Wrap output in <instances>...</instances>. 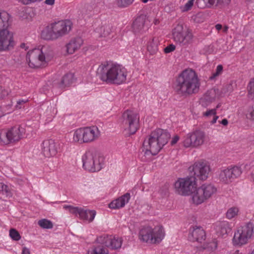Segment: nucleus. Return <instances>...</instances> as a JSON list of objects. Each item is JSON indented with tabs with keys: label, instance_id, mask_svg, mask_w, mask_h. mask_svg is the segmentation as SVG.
<instances>
[{
	"label": "nucleus",
	"instance_id": "4be33fe9",
	"mask_svg": "<svg viewBox=\"0 0 254 254\" xmlns=\"http://www.w3.org/2000/svg\"><path fill=\"white\" fill-rule=\"evenodd\" d=\"M189 239L192 242L201 243L205 239V232L200 227H193L190 230Z\"/></svg>",
	"mask_w": 254,
	"mask_h": 254
},
{
	"label": "nucleus",
	"instance_id": "b1692460",
	"mask_svg": "<svg viewBox=\"0 0 254 254\" xmlns=\"http://www.w3.org/2000/svg\"><path fill=\"white\" fill-rule=\"evenodd\" d=\"M130 198L129 193H126L118 198L113 200L109 204V207L113 209H119L124 207Z\"/></svg>",
	"mask_w": 254,
	"mask_h": 254
},
{
	"label": "nucleus",
	"instance_id": "72a5a7b5",
	"mask_svg": "<svg viewBox=\"0 0 254 254\" xmlns=\"http://www.w3.org/2000/svg\"><path fill=\"white\" fill-rule=\"evenodd\" d=\"M38 224L41 228L44 229H51L53 227L52 222L46 219L40 220Z\"/></svg>",
	"mask_w": 254,
	"mask_h": 254
},
{
	"label": "nucleus",
	"instance_id": "0eeeda50",
	"mask_svg": "<svg viewBox=\"0 0 254 254\" xmlns=\"http://www.w3.org/2000/svg\"><path fill=\"white\" fill-rule=\"evenodd\" d=\"M100 131L96 126L81 127L73 131L72 141L80 144L88 143L97 140Z\"/></svg>",
	"mask_w": 254,
	"mask_h": 254
},
{
	"label": "nucleus",
	"instance_id": "4c0bfd02",
	"mask_svg": "<svg viewBox=\"0 0 254 254\" xmlns=\"http://www.w3.org/2000/svg\"><path fill=\"white\" fill-rule=\"evenodd\" d=\"M195 0H189L184 6L181 7L182 12H186L190 10L192 7Z\"/></svg>",
	"mask_w": 254,
	"mask_h": 254
},
{
	"label": "nucleus",
	"instance_id": "2f4dec72",
	"mask_svg": "<svg viewBox=\"0 0 254 254\" xmlns=\"http://www.w3.org/2000/svg\"><path fill=\"white\" fill-rule=\"evenodd\" d=\"M239 208L236 206L229 208L226 213V217L228 219H231L238 215Z\"/></svg>",
	"mask_w": 254,
	"mask_h": 254
},
{
	"label": "nucleus",
	"instance_id": "393cba45",
	"mask_svg": "<svg viewBox=\"0 0 254 254\" xmlns=\"http://www.w3.org/2000/svg\"><path fill=\"white\" fill-rule=\"evenodd\" d=\"M41 37L46 40H54L57 39V36L54 30V26L51 23L46 26L41 32Z\"/></svg>",
	"mask_w": 254,
	"mask_h": 254
},
{
	"label": "nucleus",
	"instance_id": "a878e982",
	"mask_svg": "<svg viewBox=\"0 0 254 254\" xmlns=\"http://www.w3.org/2000/svg\"><path fill=\"white\" fill-rule=\"evenodd\" d=\"M96 242L97 241L96 240ZM88 254H109L108 249L99 242L94 245L87 252Z\"/></svg>",
	"mask_w": 254,
	"mask_h": 254
},
{
	"label": "nucleus",
	"instance_id": "7ed1b4c3",
	"mask_svg": "<svg viewBox=\"0 0 254 254\" xmlns=\"http://www.w3.org/2000/svg\"><path fill=\"white\" fill-rule=\"evenodd\" d=\"M200 82L197 73L190 68L183 70L176 79L175 89L182 95H190L198 93Z\"/></svg>",
	"mask_w": 254,
	"mask_h": 254
},
{
	"label": "nucleus",
	"instance_id": "f8f14e48",
	"mask_svg": "<svg viewBox=\"0 0 254 254\" xmlns=\"http://www.w3.org/2000/svg\"><path fill=\"white\" fill-rule=\"evenodd\" d=\"M254 228L252 222H249L239 228L235 233L233 239L234 245L241 246L246 244L253 235Z\"/></svg>",
	"mask_w": 254,
	"mask_h": 254
},
{
	"label": "nucleus",
	"instance_id": "79ce46f5",
	"mask_svg": "<svg viewBox=\"0 0 254 254\" xmlns=\"http://www.w3.org/2000/svg\"><path fill=\"white\" fill-rule=\"evenodd\" d=\"M231 0H217V5L224 7L229 5Z\"/></svg>",
	"mask_w": 254,
	"mask_h": 254
},
{
	"label": "nucleus",
	"instance_id": "6e6552de",
	"mask_svg": "<svg viewBox=\"0 0 254 254\" xmlns=\"http://www.w3.org/2000/svg\"><path fill=\"white\" fill-rule=\"evenodd\" d=\"M165 236V231L161 225L154 228L146 227L142 228L139 232V238L140 241L150 244H158L162 242Z\"/></svg>",
	"mask_w": 254,
	"mask_h": 254
},
{
	"label": "nucleus",
	"instance_id": "f03ea898",
	"mask_svg": "<svg viewBox=\"0 0 254 254\" xmlns=\"http://www.w3.org/2000/svg\"><path fill=\"white\" fill-rule=\"evenodd\" d=\"M97 72L103 82L118 85L125 83L128 75V71L124 66L113 62L101 63Z\"/></svg>",
	"mask_w": 254,
	"mask_h": 254
},
{
	"label": "nucleus",
	"instance_id": "2eb2a0df",
	"mask_svg": "<svg viewBox=\"0 0 254 254\" xmlns=\"http://www.w3.org/2000/svg\"><path fill=\"white\" fill-rule=\"evenodd\" d=\"M205 140V133L203 131L196 130L188 133L185 136L183 144L186 148L198 147L203 145Z\"/></svg>",
	"mask_w": 254,
	"mask_h": 254
},
{
	"label": "nucleus",
	"instance_id": "c85d7f7f",
	"mask_svg": "<svg viewBox=\"0 0 254 254\" xmlns=\"http://www.w3.org/2000/svg\"><path fill=\"white\" fill-rule=\"evenodd\" d=\"M159 45L158 39L156 37H153L149 39L147 44V50L151 55L155 54L158 51Z\"/></svg>",
	"mask_w": 254,
	"mask_h": 254
},
{
	"label": "nucleus",
	"instance_id": "13d9d810",
	"mask_svg": "<svg viewBox=\"0 0 254 254\" xmlns=\"http://www.w3.org/2000/svg\"><path fill=\"white\" fill-rule=\"evenodd\" d=\"M159 21L158 20H155L154 22V24H156V25L158 24L159 23Z\"/></svg>",
	"mask_w": 254,
	"mask_h": 254
},
{
	"label": "nucleus",
	"instance_id": "f704fd0d",
	"mask_svg": "<svg viewBox=\"0 0 254 254\" xmlns=\"http://www.w3.org/2000/svg\"><path fill=\"white\" fill-rule=\"evenodd\" d=\"M9 236L14 241H18L21 238V236L18 232L14 229H11L9 230Z\"/></svg>",
	"mask_w": 254,
	"mask_h": 254
},
{
	"label": "nucleus",
	"instance_id": "9b49d317",
	"mask_svg": "<svg viewBox=\"0 0 254 254\" xmlns=\"http://www.w3.org/2000/svg\"><path fill=\"white\" fill-rule=\"evenodd\" d=\"M242 173L240 167L230 166L223 167L218 172V178L219 181L223 184L229 185L239 177Z\"/></svg>",
	"mask_w": 254,
	"mask_h": 254
},
{
	"label": "nucleus",
	"instance_id": "6ab92c4d",
	"mask_svg": "<svg viewBox=\"0 0 254 254\" xmlns=\"http://www.w3.org/2000/svg\"><path fill=\"white\" fill-rule=\"evenodd\" d=\"M58 39L67 34L71 30L72 24L68 20L52 23Z\"/></svg>",
	"mask_w": 254,
	"mask_h": 254
},
{
	"label": "nucleus",
	"instance_id": "bf43d9fd",
	"mask_svg": "<svg viewBox=\"0 0 254 254\" xmlns=\"http://www.w3.org/2000/svg\"><path fill=\"white\" fill-rule=\"evenodd\" d=\"M143 3H147L149 0H141Z\"/></svg>",
	"mask_w": 254,
	"mask_h": 254
},
{
	"label": "nucleus",
	"instance_id": "dca6fc26",
	"mask_svg": "<svg viewBox=\"0 0 254 254\" xmlns=\"http://www.w3.org/2000/svg\"><path fill=\"white\" fill-rule=\"evenodd\" d=\"M190 172L199 180H206L211 171L209 164L203 161H199L194 163L189 168Z\"/></svg>",
	"mask_w": 254,
	"mask_h": 254
},
{
	"label": "nucleus",
	"instance_id": "7c9ffc66",
	"mask_svg": "<svg viewBox=\"0 0 254 254\" xmlns=\"http://www.w3.org/2000/svg\"><path fill=\"white\" fill-rule=\"evenodd\" d=\"M73 75L71 73H68L65 75L62 79L61 82L59 84L60 87L68 86L73 82Z\"/></svg>",
	"mask_w": 254,
	"mask_h": 254
},
{
	"label": "nucleus",
	"instance_id": "4468645a",
	"mask_svg": "<svg viewBox=\"0 0 254 254\" xmlns=\"http://www.w3.org/2000/svg\"><path fill=\"white\" fill-rule=\"evenodd\" d=\"M173 37L177 43L187 46L192 42L193 35L190 30L184 28L181 24H178L173 31Z\"/></svg>",
	"mask_w": 254,
	"mask_h": 254
},
{
	"label": "nucleus",
	"instance_id": "8fccbe9b",
	"mask_svg": "<svg viewBox=\"0 0 254 254\" xmlns=\"http://www.w3.org/2000/svg\"><path fill=\"white\" fill-rule=\"evenodd\" d=\"M22 254H30L29 250L26 247H24L22 249Z\"/></svg>",
	"mask_w": 254,
	"mask_h": 254
},
{
	"label": "nucleus",
	"instance_id": "052dcab7",
	"mask_svg": "<svg viewBox=\"0 0 254 254\" xmlns=\"http://www.w3.org/2000/svg\"><path fill=\"white\" fill-rule=\"evenodd\" d=\"M251 254H254V250L252 252V253H251Z\"/></svg>",
	"mask_w": 254,
	"mask_h": 254
},
{
	"label": "nucleus",
	"instance_id": "20e7f679",
	"mask_svg": "<svg viewBox=\"0 0 254 254\" xmlns=\"http://www.w3.org/2000/svg\"><path fill=\"white\" fill-rule=\"evenodd\" d=\"M54 57L52 47L45 45L41 48L29 50L26 56L28 66L31 68H43L48 66Z\"/></svg>",
	"mask_w": 254,
	"mask_h": 254
},
{
	"label": "nucleus",
	"instance_id": "1a4fd4ad",
	"mask_svg": "<svg viewBox=\"0 0 254 254\" xmlns=\"http://www.w3.org/2000/svg\"><path fill=\"white\" fill-rule=\"evenodd\" d=\"M104 160L103 156L97 151L88 150L82 157L83 167L91 172L99 171L102 168Z\"/></svg>",
	"mask_w": 254,
	"mask_h": 254
},
{
	"label": "nucleus",
	"instance_id": "f257e3e1",
	"mask_svg": "<svg viewBox=\"0 0 254 254\" xmlns=\"http://www.w3.org/2000/svg\"><path fill=\"white\" fill-rule=\"evenodd\" d=\"M174 187L179 194L190 195L191 203L196 206L206 201L217 191V188L209 183H205L197 187L196 178L192 176L179 178L175 182Z\"/></svg>",
	"mask_w": 254,
	"mask_h": 254
},
{
	"label": "nucleus",
	"instance_id": "de8ad7c7",
	"mask_svg": "<svg viewBox=\"0 0 254 254\" xmlns=\"http://www.w3.org/2000/svg\"><path fill=\"white\" fill-rule=\"evenodd\" d=\"M208 7H211L214 4L217 5V0H203Z\"/></svg>",
	"mask_w": 254,
	"mask_h": 254
},
{
	"label": "nucleus",
	"instance_id": "e433bc0d",
	"mask_svg": "<svg viewBox=\"0 0 254 254\" xmlns=\"http://www.w3.org/2000/svg\"><path fill=\"white\" fill-rule=\"evenodd\" d=\"M134 0H117L118 5L121 7H126L130 5Z\"/></svg>",
	"mask_w": 254,
	"mask_h": 254
},
{
	"label": "nucleus",
	"instance_id": "603ef678",
	"mask_svg": "<svg viewBox=\"0 0 254 254\" xmlns=\"http://www.w3.org/2000/svg\"><path fill=\"white\" fill-rule=\"evenodd\" d=\"M8 158V156L2 154L0 155V160L1 161H5Z\"/></svg>",
	"mask_w": 254,
	"mask_h": 254
},
{
	"label": "nucleus",
	"instance_id": "5701e85b",
	"mask_svg": "<svg viewBox=\"0 0 254 254\" xmlns=\"http://www.w3.org/2000/svg\"><path fill=\"white\" fill-rule=\"evenodd\" d=\"M220 92L218 89L213 88L208 90L201 99L203 106L206 107L218 99L220 96Z\"/></svg>",
	"mask_w": 254,
	"mask_h": 254
},
{
	"label": "nucleus",
	"instance_id": "c9c22d12",
	"mask_svg": "<svg viewBox=\"0 0 254 254\" xmlns=\"http://www.w3.org/2000/svg\"><path fill=\"white\" fill-rule=\"evenodd\" d=\"M0 191L3 194H6L7 196H10L11 195V193L8 187L1 182H0Z\"/></svg>",
	"mask_w": 254,
	"mask_h": 254
},
{
	"label": "nucleus",
	"instance_id": "09e8293b",
	"mask_svg": "<svg viewBox=\"0 0 254 254\" xmlns=\"http://www.w3.org/2000/svg\"><path fill=\"white\" fill-rule=\"evenodd\" d=\"M179 138H180L179 136L177 135L173 136V137L172 138V139L171 141V145H173L175 144L179 141Z\"/></svg>",
	"mask_w": 254,
	"mask_h": 254
},
{
	"label": "nucleus",
	"instance_id": "a19ab883",
	"mask_svg": "<svg viewBox=\"0 0 254 254\" xmlns=\"http://www.w3.org/2000/svg\"><path fill=\"white\" fill-rule=\"evenodd\" d=\"M111 32V29L108 26H102L101 28V34L102 36L106 37L109 35Z\"/></svg>",
	"mask_w": 254,
	"mask_h": 254
},
{
	"label": "nucleus",
	"instance_id": "4d7b16f0",
	"mask_svg": "<svg viewBox=\"0 0 254 254\" xmlns=\"http://www.w3.org/2000/svg\"><path fill=\"white\" fill-rule=\"evenodd\" d=\"M201 14L200 13H198L196 14L194 16H195V17H199V16H201Z\"/></svg>",
	"mask_w": 254,
	"mask_h": 254
},
{
	"label": "nucleus",
	"instance_id": "423d86ee",
	"mask_svg": "<svg viewBox=\"0 0 254 254\" xmlns=\"http://www.w3.org/2000/svg\"><path fill=\"white\" fill-rule=\"evenodd\" d=\"M10 19L9 13L0 11V52L10 51L15 45L13 33L8 28Z\"/></svg>",
	"mask_w": 254,
	"mask_h": 254
},
{
	"label": "nucleus",
	"instance_id": "39448f33",
	"mask_svg": "<svg viewBox=\"0 0 254 254\" xmlns=\"http://www.w3.org/2000/svg\"><path fill=\"white\" fill-rule=\"evenodd\" d=\"M170 137V134L165 130L158 128L153 130L143 142L145 154L156 155L167 144Z\"/></svg>",
	"mask_w": 254,
	"mask_h": 254
},
{
	"label": "nucleus",
	"instance_id": "412c9836",
	"mask_svg": "<svg viewBox=\"0 0 254 254\" xmlns=\"http://www.w3.org/2000/svg\"><path fill=\"white\" fill-rule=\"evenodd\" d=\"M83 43V40L81 37H77L71 39L65 45L66 54H73L81 48Z\"/></svg>",
	"mask_w": 254,
	"mask_h": 254
},
{
	"label": "nucleus",
	"instance_id": "5fc2aeb1",
	"mask_svg": "<svg viewBox=\"0 0 254 254\" xmlns=\"http://www.w3.org/2000/svg\"><path fill=\"white\" fill-rule=\"evenodd\" d=\"M222 25L220 24H217L215 25V28L217 30H220L222 29Z\"/></svg>",
	"mask_w": 254,
	"mask_h": 254
},
{
	"label": "nucleus",
	"instance_id": "aec40b11",
	"mask_svg": "<svg viewBox=\"0 0 254 254\" xmlns=\"http://www.w3.org/2000/svg\"><path fill=\"white\" fill-rule=\"evenodd\" d=\"M59 144L53 139L45 140L42 143V152L46 157L55 156L58 153Z\"/></svg>",
	"mask_w": 254,
	"mask_h": 254
},
{
	"label": "nucleus",
	"instance_id": "864d4df0",
	"mask_svg": "<svg viewBox=\"0 0 254 254\" xmlns=\"http://www.w3.org/2000/svg\"><path fill=\"white\" fill-rule=\"evenodd\" d=\"M45 2L48 5H53L54 4L55 0H46Z\"/></svg>",
	"mask_w": 254,
	"mask_h": 254
},
{
	"label": "nucleus",
	"instance_id": "37998d69",
	"mask_svg": "<svg viewBox=\"0 0 254 254\" xmlns=\"http://www.w3.org/2000/svg\"><path fill=\"white\" fill-rule=\"evenodd\" d=\"M27 100L20 99L17 101L16 105H15V108L17 109H20L24 107V104L27 103Z\"/></svg>",
	"mask_w": 254,
	"mask_h": 254
},
{
	"label": "nucleus",
	"instance_id": "a18cd8bd",
	"mask_svg": "<svg viewBox=\"0 0 254 254\" xmlns=\"http://www.w3.org/2000/svg\"><path fill=\"white\" fill-rule=\"evenodd\" d=\"M42 0H18L19 2L24 5H29L41 1Z\"/></svg>",
	"mask_w": 254,
	"mask_h": 254
},
{
	"label": "nucleus",
	"instance_id": "ea45409f",
	"mask_svg": "<svg viewBox=\"0 0 254 254\" xmlns=\"http://www.w3.org/2000/svg\"><path fill=\"white\" fill-rule=\"evenodd\" d=\"M246 116L248 119L254 121V105L249 108Z\"/></svg>",
	"mask_w": 254,
	"mask_h": 254
},
{
	"label": "nucleus",
	"instance_id": "3c124183",
	"mask_svg": "<svg viewBox=\"0 0 254 254\" xmlns=\"http://www.w3.org/2000/svg\"><path fill=\"white\" fill-rule=\"evenodd\" d=\"M219 123L223 126H226L228 124V121L226 119H224L221 122H219Z\"/></svg>",
	"mask_w": 254,
	"mask_h": 254
},
{
	"label": "nucleus",
	"instance_id": "f3484780",
	"mask_svg": "<svg viewBox=\"0 0 254 254\" xmlns=\"http://www.w3.org/2000/svg\"><path fill=\"white\" fill-rule=\"evenodd\" d=\"M63 208L67 210L70 213L75 215H78L80 219L83 220L92 222L96 215V211L94 210H85L82 207H75L70 205H64Z\"/></svg>",
	"mask_w": 254,
	"mask_h": 254
},
{
	"label": "nucleus",
	"instance_id": "49530a36",
	"mask_svg": "<svg viewBox=\"0 0 254 254\" xmlns=\"http://www.w3.org/2000/svg\"><path fill=\"white\" fill-rule=\"evenodd\" d=\"M176 47L173 44H170L164 48V51L165 53H170L175 50Z\"/></svg>",
	"mask_w": 254,
	"mask_h": 254
},
{
	"label": "nucleus",
	"instance_id": "58836bf2",
	"mask_svg": "<svg viewBox=\"0 0 254 254\" xmlns=\"http://www.w3.org/2000/svg\"><path fill=\"white\" fill-rule=\"evenodd\" d=\"M223 71V66L222 65H218L216 67V71L212 74V75L210 77V79L213 80L215 79L217 76L220 75Z\"/></svg>",
	"mask_w": 254,
	"mask_h": 254
},
{
	"label": "nucleus",
	"instance_id": "9d476101",
	"mask_svg": "<svg viewBox=\"0 0 254 254\" xmlns=\"http://www.w3.org/2000/svg\"><path fill=\"white\" fill-rule=\"evenodd\" d=\"M122 125L128 135L134 134L139 127V116L132 110L126 111L122 115Z\"/></svg>",
	"mask_w": 254,
	"mask_h": 254
},
{
	"label": "nucleus",
	"instance_id": "6e6d98bb",
	"mask_svg": "<svg viewBox=\"0 0 254 254\" xmlns=\"http://www.w3.org/2000/svg\"><path fill=\"white\" fill-rule=\"evenodd\" d=\"M228 30V27L227 26H225L223 29V32L225 33H227Z\"/></svg>",
	"mask_w": 254,
	"mask_h": 254
},
{
	"label": "nucleus",
	"instance_id": "a211bd4d",
	"mask_svg": "<svg viewBox=\"0 0 254 254\" xmlns=\"http://www.w3.org/2000/svg\"><path fill=\"white\" fill-rule=\"evenodd\" d=\"M97 242L103 244L108 249L117 250L120 249L122 245V240L121 238L112 235H102L97 238Z\"/></svg>",
	"mask_w": 254,
	"mask_h": 254
},
{
	"label": "nucleus",
	"instance_id": "bb28decb",
	"mask_svg": "<svg viewBox=\"0 0 254 254\" xmlns=\"http://www.w3.org/2000/svg\"><path fill=\"white\" fill-rule=\"evenodd\" d=\"M147 19L144 16H139L134 21L133 28L138 31L143 30L145 28H147Z\"/></svg>",
	"mask_w": 254,
	"mask_h": 254
},
{
	"label": "nucleus",
	"instance_id": "cd10ccee",
	"mask_svg": "<svg viewBox=\"0 0 254 254\" xmlns=\"http://www.w3.org/2000/svg\"><path fill=\"white\" fill-rule=\"evenodd\" d=\"M216 231L220 235L224 236L230 231L229 223L227 221L219 222L216 226Z\"/></svg>",
	"mask_w": 254,
	"mask_h": 254
},
{
	"label": "nucleus",
	"instance_id": "ddd939ff",
	"mask_svg": "<svg viewBox=\"0 0 254 254\" xmlns=\"http://www.w3.org/2000/svg\"><path fill=\"white\" fill-rule=\"evenodd\" d=\"M25 132V128L21 126H15L6 132L0 133V141L3 144H8L19 141Z\"/></svg>",
	"mask_w": 254,
	"mask_h": 254
},
{
	"label": "nucleus",
	"instance_id": "c03bdc74",
	"mask_svg": "<svg viewBox=\"0 0 254 254\" xmlns=\"http://www.w3.org/2000/svg\"><path fill=\"white\" fill-rule=\"evenodd\" d=\"M8 94L9 91L8 90L5 89L4 87L0 86V99L7 96Z\"/></svg>",
	"mask_w": 254,
	"mask_h": 254
},
{
	"label": "nucleus",
	"instance_id": "473e14b6",
	"mask_svg": "<svg viewBox=\"0 0 254 254\" xmlns=\"http://www.w3.org/2000/svg\"><path fill=\"white\" fill-rule=\"evenodd\" d=\"M248 98L252 100H254V78H252L249 82L248 86Z\"/></svg>",
	"mask_w": 254,
	"mask_h": 254
},
{
	"label": "nucleus",
	"instance_id": "c756f323",
	"mask_svg": "<svg viewBox=\"0 0 254 254\" xmlns=\"http://www.w3.org/2000/svg\"><path fill=\"white\" fill-rule=\"evenodd\" d=\"M218 108V106H217L215 109L207 110L206 112L202 113L203 116L205 117L209 118L211 116H213L212 120L210 122L211 124H215L219 118V117L216 115V110Z\"/></svg>",
	"mask_w": 254,
	"mask_h": 254
}]
</instances>
